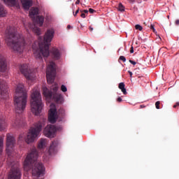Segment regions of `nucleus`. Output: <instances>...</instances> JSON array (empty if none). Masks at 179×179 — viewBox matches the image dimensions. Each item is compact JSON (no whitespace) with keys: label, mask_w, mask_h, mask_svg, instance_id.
<instances>
[{"label":"nucleus","mask_w":179,"mask_h":179,"mask_svg":"<svg viewBox=\"0 0 179 179\" xmlns=\"http://www.w3.org/2000/svg\"><path fill=\"white\" fill-rule=\"evenodd\" d=\"M48 120L51 124H55L57 122V109L51 108L49 112Z\"/></svg>","instance_id":"nucleus-15"},{"label":"nucleus","mask_w":179,"mask_h":179,"mask_svg":"<svg viewBox=\"0 0 179 179\" xmlns=\"http://www.w3.org/2000/svg\"><path fill=\"white\" fill-rule=\"evenodd\" d=\"M177 107H179V102H177L175 105H173V108H177Z\"/></svg>","instance_id":"nucleus-38"},{"label":"nucleus","mask_w":179,"mask_h":179,"mask_svg":"<svg viewBox=\"0 0 179 179\" xmlns=\"http://www.w3.org/2000/svg\"><path fill=\"white\" fill-rule=\"evenodd\" d=\"M89 29H90V31H93V27H89Z\"/></svg>","instance_id":"nucleus-47"},{"label":"nucleus","mask_w":179,"mask_h":179,"mask_svg":"<svg viewBox=\"0 0 179 179\" xmlns=\"http://www.w3.org/2000/svg\"><path fill=\"white\" fill-rule=\"evenodd\" d=\"M12 125L14 128H19L22 125V120H19V119L14 120Z\"/></svg>","instance_id":"nucleus-22"},{"label":"nucleus","mask_w":179,"mask_h":179,"mask_svg":"<svg viewBox=\"0 0 179 179\" xmlns=\"http://www.w3.org/2000/svg\"><path fill=\"white\" fill-rule=\"evenodd\" d=\"M129 3H135V0H128Z\"/></svg>","instance_id":"nucleus-44"},{"label":"nucleus","mask_w":179,"mask_h":179,"mask_svg":"<svg viewBox=\"0 0 179 179\" xmlns=\"http://www.w3.org/2000/svg\"><path fill=\"white\" fill-rule=\"evenodd\" d=\"M6 38L7 45L12 48L13 51L23 52L24 50V38L20 36L13 27H8L6 30Z\"/></svg>","instance_id":"nucleus-2"},{"label":"nucleus","mask_w":179,"mask_h":179,"mask_svg":"<svg viewBox=\"0 0 179 179\" xmlns=\"http://www.w3.org/2000/svg\"><path fill=\"white\" fill-rule=\"evenodd\" d=\"M8 97V83L3 80H0V99L6 100Z\"/></svg>","instance_id":"nucleus-11"},{"label":"nucleus","mask_w":179,"mask_h":179,"mask_svg":"<svg viewBox=\"0 0 179 179\" xmlns=\"http://www.w3.org/2000/svg\"><path fill=\"white\" fill-rule=\"evenodd\" d=\"M58 113L59 115H61V117H64V115H65V110H64L63 108L59 109Z\"/></svg>","instance_id":"nucleus-27"},{"label":"nucleus","mask_w":179,"mask_h":179,"mask_svg":"<svg viewBox=\"0 0 179 179\" xmlns=\"http://www.w3.org/2000/svg\"><path fill=\"white\" fill-rule=\"evenodd\" d=\"M117 10L120 12H125V6H124V5H122V3H120L117 7Z\"/></svg>","instance_id":"nucleus-25"},{"label":"nucleus","mask_w":179,"mask_h":179,"mask_svg":"<svg viewBox=\"0 0 179 179\" xmlns=\"http://www.w3.org/2000/svg\"><path fill=\"white\" fill-rule=\"evenodd\" d=\"M4 2H11V3H15V1H16V0H3Z\"/></svg>","instance_id":"nucleus-34"},{"label":"nucleus","mask_w":179,"mask_h":179,"mask_svg":"<svg viewBox=\"0 0 179 179\" xmlns=\"http://www.w3.org/2000/svg\"><path fill=\"white\" fill-rule=\"evenodd\" d=\"M41 128H43V124L41 122H38L35 124L34 127H31L28 132L27 137L25 138V142L27 143H31L34 142V139L40 135L41 132Z\"/></svg>","instance_id":"nucleus-6"},{"label":"nucleus","mask_w":179,"mask_h":179,"mask_svg":"<svg viewBox=\"0 0 179 179\" xmlns=\"http://www.w3.org/2000/svg\"><path fill=\"white\" fill-rule=\"evenodd\" d=\"M2 149H3V138L0 137V153L2 152Z\"/></svg>","instance_id":"nucleus-26"},{"label":"nucleus","mask_w":179,"mask_h":179,"mask_svg":"<svg viewBox=\"0 0 179 179\" xmlns=\"http://www.w3.org/2000/svg\"><path fill=\"white\" fill-rule=\"evenodd\" d=\"M29 27L35 34H36V36H40L41 34V30L36 26V24H32L31 23H29Z\"/></svg>","instance_id":"nucleus-19"},{"label":"nucleus","mask_w":179,"mask_h":179,"mask_svg":"<svg viewBox=\"0 0 179 179\" xmlns=\"http://www.w3.org/2000/svg\"><path fill=\"white\" fill-rule=\"evenodd\" d=\"M57 146H58V141L55 140L52 142L49 148V150H48L49 155H55V153H57Z\"/></svg>","instance_id":"nucleus-16"},{"label":"nucleus","mask_w":179,"mask_h":179,"mask_svg":"<svg viewBox=\"0 0 179 179\" xmlns=\"http://www.w3.org/2000/svg\"><path fill=\"white\" fill-rule=\"evenodd\" d=\"M119 89L123 92V94H127V89H125V84L120 83L118 86Z\"/></svg>","instance_id":"nucleus-23"},{"label":"nucleus","mask_w":179,"mask_h":179,"mask_svg":"<svg viewBox=\"0 0 179 179\" xmlns=\"http://www.w3.org/2000/svg\"><path fill=\"white\" fill-rule=\"evenodd\" d=\"M22 178V171L17 166H12L8 173V179H20Z\"/></svg>","instance_id":"nucleus-12"},{"label":"nucleus","mask_w":179,"mask_h":179,"mask_svg":"<svg viewBox=\"0 0 179 179\" xmlns=\"http://www.w3.org/2000/svg\"><path fill=\"white\" fill-rule=\"evenodd\" d=\"M54 38V29H48L45 34L44 38L38 37V48H36L32 45L34 55L38 59H41L43 57H47L50 55V45Z\"/></svg>","instance_id":"nucleus-1"},{"label":"nucleus","mask_w":179,"mask_h":179,"mask_svg":"<svg viewBox=\"0 0 179 179\" xmlns=\"http://www.w3.org/2000/svg\"><path fill=\"white\" fill-rule=\"evenodd\" d=\"M155 107L157 110H159L160 109V101H157L156 103H155Z\"/></svg>","instance_id":"nucleus-30"},{"label":"nucleus","mask_w":179,"mask_h":179,"mask_svg":"<svg viewBox=\"0 0 179 179\" xmlns=\"http://www.w3.org/2000/svg\"><path fill=\"white\" fill-rule=\"evenodd\" d=\"M8 69V64L6 63V59L2 55H0V72L5 73Z\"/></svg>","instance_id":"nucleus-14"},{"label":"nucleus","mask_w":179,"mask_h":179,"mask_svg":"<svg viewBox=\"0 0 179 179\" xmlns=\"http://www.w3.org/2000/svg\"><path fill=\"white\" fill-rule=\"evenodd\" d=\"M80 12H83V13H89V10H83V11L80 10Z\"/></svg>","instance_id":"nucleus-41"},{"label":"nucleus","mask_w":179,"mask_h":179,"mask_svg":"<svg viewBox=\"0 0 179 179\" xmlns=\"http://www.w3.org/2000/svg\"><path fill=\"white\" fill-rule=\"evenodd\" d=\"M150 29L151 30H152V31L155 33V31H156V29H155V25L151 24L150 25Z\"/></svg>","instance_id":"nucleus-33"},{"label":"nucleus","mask_w":179,"mask_h":179,"mask_svg":"<svg viewBox=\"0 0 179 179\" xmlns=\"http://www.w3.org/2000/svg\"><path fill=\"white\" fill-rule=\"evenodd\" d=\"M145 105H141L140 106V108H145Z\"/></svg>","instance_id":"nucleus-46"},{"label":"nucleus","mask_w":179,"mask_h":179,"mask_svg":"<svg viewBox=\"0 0 179 179\" xmlns=\"http://www.w3.org/2000/svg\"><path fill=\"white\" fill-rule=\"evenodd\" d=\"M19 138L20 139H23V135H20Z\"/></svg>","instance_id":"nucleus-49"},{"label":"nucleus","mask_w":179,"mask_h":179,"mask_svg":"<svg viewBox=\"0 0 179 179\" xmlns=\"http://www.w3.org/2000/svg\"><path fill=\"white\" fill-rule=\"evenodd\" d=\"M6 13H8V12L5 9V7L0 3V17H5Z\"/></svg>","instance_id":"nucleus-21"},{"label":"nucleus","mask_w":179,"mask_h":179,"mask_svg":"<svg viewBox=\"0 0 179 179\" xmlns=\"http://www.w3.org/2000/svg\"><path fill=\"white\" fill-rule=\"evenodd\" d=\"M80 3V0H77L76 1V5H79Z\"/></svg>","instance_id":"nucleus-43"},{"label":"nucleus","mask_w":179,"mask_h":179,"mask_svg":"<svg viewBox=\"0 0 179 179\" xmlns=\"http://www.w3.org/2000/svg\"><path fill=\"white\" fill-rule=\"evenodd\" d=\"M135 29H136V30H139L140 31H142V30H143V27H142V26H141L139 24H136Z\"/></svg>","instance_id":"nucleus-28"},{"label":"nucleus","mask_w":179,"mask_h":179,"mask_svg":"<svg viewBox=\"0 0 179 179\" xmlns=\"http://www.w3.org/2000/svg\"><path fill=\"white\" fill-rule=\"evenodd\" d=\"M6 128V122H5V117L0 114V132L3 131Z\"/></svg>","instance_id":"nucleus-20"},{"label":"nucleus","mask_w":179,"mask_h":179,"mask_svg":"<svg viewBox=\"0 0 179 179\" xmlns=\"http://www.w3.org/2000/svg\"><path fill=\"white\" fill-rule=\"evenodd\" d=\"M61 90H62V92H64L65 93V92L68 91V89L66 88V87L65 85H62L61 86Z\"/></svg>","instance_id":"nucleus-29"},{"label":"nucleus","mask_w":179,"mask_h":179,"mask_svg":"<svg viewBox=\"0 0 179 179\" xmlns=\"http://www.w3.org/2000/svg\"><path fill=\"white\" fill-rule=\"evenodd\" d=\"M129 62H130V64H131L132 65H136V62H134V60H129Z\"/></svg>","instance_id":"nucleus-36"},{"label":"nucleus","mask_w":179,"mask_h":179,"mask_svg":"<svg viewBox=\"0 0 179 179\" xmlns=\"http://www.w3.org/2000/svg\"><path fill=\"white\" fill-rule=\"evenodd\" d=\"M4 77H6L7 78H8V75H5Z\"/></svg>","instance_id":"nucleus-50"},{"label":"nucleus","mask_w":179,"mask_h":179,"mask_svg":"<svg viewBox=\"0 0 179 179\" xmlns=\"http://www.w3.org/2000/svg\"><path fill=\"white\" fill-rule=\"evenodd\" d=\"M175 24H176V26H179V20H176Z\"/></svg>","instance_id":"nucleus-42"},{"label":"nucleus","mask_w":179,"mask_h":179,"mask_svg":"<svg viewBox=\"0 0 179 179\" xmlns=\"http://www.w3.org/2000/svg\"><path fill=\"white\" fill-rule=\"evenodd\" d=\"M57 132V127L54 125L48 124L43 130V134L47 138H54Z\"/></svg>","instance_id":"nucleus-13"},{"label":"nucleus","mask_w":179,"mask_h":179,"mask_svg":"<svg viewBox=\"0 0 179 179\" xmlns=\"http://www.w3.org/2000/svg\"><path fill=\"white\" fill-rule=\"evenodd\" d=\"M27 103V93L24 90V85L20 83L17 85L15 90V94L14 96V106L15 108V113L17 114H22L26 108V104Z\"/></svg>","instance_id":"nucleus-3"},{"label":"nucleus","mask_w":179,"mask_h":179,"mask_svg":"<svg viewBox=\"0 0 179 179\" xmlns=\"http://www.w3.org/2000/svg\"><path fill=\"white\" fill-rule=\"evenodd\" d=\"M128 73H129L130 77L132 78V71H129Z\"/></svg>","instance_id":"nucleus-45"},{"label":"nucleus","mask_w":179,"mask_h":179,"mask_svg":"<svg viewBox=\"0 0 179 179\" xmlns=\"http://www.w3.org/2000/svg\"><path fill=\"white\" fill-rule=\"evenodd\" d=\"M57 92H58V84L57 83H54L50 87V90L46 87H43V94L46 99H53L56 103H62V95Z\"/></svg>","instance_id":"nucleus-5"},{"label":"nucleus","mask_w":179,"mask_h":179,"mask_svg":"<svg viewBox=\"0 0 179 179\" xmlns=\"http://www.w3.org/2000/svg\"><path fill=\"white\" fill-rule=\"evenodd\" d=\"M21 3L22 5V7L26 10H29L30 9V7L33 5V1L31 0H21Z\"/></svg>","instance_id":"nucleus-18"},{"label":"nucleus","mask_w":179,"mask_h":179,"mask_svg":"<svg viewBox=\"0 0 179 179\" xmlns=\"http://www.w3.org/2000/svg\"><path fill=\"white\" fill-rule=\"evenodd\" d=\"M80 17H83V19H85V17H86V14L83 12H81Z\"/></svg>","instance_id":"nucleus-35"},{"label":"nucleus","mask_w":179,"mask_h":179,"mask_svg":"<svg viewBox=\"0 0 179 179\" xmlns=\"http://www.w3.org/2000/svg\"><path fill=\"white\" fill-rule=\"evenodd\" d=\"M38 8H32L29 10V16L30 18L32 19L36 24L41 27L44 24V17L43 15H38ZM35 16H37L36 17Z\"/></svg>","instance_id":"nucleus-9"},{"label":"nucleus","mask_w":179,"mask_h":179,"mask_svg":"<svg viewBox=\"0 0 179 179\" xmlns=\"http://www.w3.org/2000/svg\"><path fill=\"white\" fill-rule=\"evenodd\" d=\"M16 143V138L13 137V136L10 134L6 135V152L8 156H10V153L13 152V148H15V145Z\"/></svg>","instance_id":"nucleus-10"},{"label":"nucleus","mask_w":179,"mask_h":179,"mask_svg":"<svg viewBox=\"0 0 179 179\" xmlns=\"http://www.w3.org/2000/svg\"><path fill=\"white\" fill-rule=\"evenodd\" d=\"M56 73L57 65L53 62H50L48 65L46 69V79L49 85H51V83H54V80H55Z\"/></svg>","instance_id":"nucleus-7"},{"label":"nucleus","mask_w":179,"mask_h":179,"mask_svg":"<svg viewBox=\"0 0 179 179\" xmlns=\"http://www.w3.org/2000/svg\"><path fill=\"white\" fill-rule=\"evenodd\" d=\"M50 54H52V57L53 59H59L61 58V52L57 48H53L50 50Z\"/></svg>","instance_id":"nucleus-17"},{"label":"nucleus","mask_w":179,"mask_h":179,"mask_svg":"<svg viewBox=\"0 0 179 179\" xmlns=\"http://www.w3.org/2000/svg\"><path fill=\"white\" fill-rule=\"evenodd\" d=\"M79 13V8L76 11V13H73V16H76Z\"/></svg>","instance_id":"nucleus-40"},{"label":"nucleus","mask_w":179,"mask_h":179,"mask_svg":"<svg viewBox=\"0 0 179 179\" xmlns=\"http://www.w3.org/2000/svg\"><path fill=\"white\" fill-rule=\"evenodd\" d=\"M130 54H134V46H131L130 48Z\"/></svg>","instance_id":"nucleus-39"},{"label":"nucleus","mask_w":179,"mask_h":179,"mask_svg":"<svg viewBox=\"0 0 179 179\" xmlns=\"http://www.w3.org/2000/svg\"><path fill=\"white\" fill-rule=\"evenodd\" d=\"M44 146H45V139L41 138L38 145V149H43Z\"/></svg>","instance_id":"nucleus-24"},{"label":"nucleus","mask_w":179,"mask_h":179,"mask_svg":"<svg viewBox=\"0 0 179 179\" xmlns=\"http://www.w3.org/2000/svg\"><path fill=\"white\" fill-rule=\"evenodd\" d=\"M90 13H96V10L93 8H89Z\"/></svg>","instance_id":"nucleus-32"},{"label":"nucleus","mask_w":179,"mask_h":179,"mask_svg":"<svg viewBox=\"0 0 179 179\" xmlns=\"http://www.w3.org/2000/svg\"><path fill=\"white\" fill-rule=\"evenodd\" d=\"M67 29H72V27L71 25H68L67 26Z\"/></svg>","instance_id":"nucleus-48"},{"label":"nucleus","mask_w":179,"mask_h":179,"mask_svg":"<svg viewBox=\"0 0 179 179\" xmlns=\"http://www.w3.org/2000/svg\"><path fill=\"white\" fill-rule=\"evenodd\" d=\"M43 107L44 103H43V100L41 99V94H40L38 88H34L32 90L31 94V112L35 115H38L41 114Z\"/></svg>","instance_id":"nucleus-4"},{"label":"nucleus","mask_w":179,"mask_h":179,"mask_svg":"<svg viewBox=\"0 0 179 179\" xmlns=\"http://www.w3.org/2000/svg\"><path fill=\"white\" fill-rule=\"evenodd\" d=\"M119 59H120V61H122L123 62H125L127 61V59L124 56H120Z\"/></svg>","instance_id":"nucleus-31"},{"label":"nucleus","mask_w":179,"mask_h":179,"mask_svg":"<svg viewBox=\"0 0 179 179\" xmlns=\"http://www.w3.org/2000/svg\"><path fill=\"white\" fill-rule=\"evenodd\" d=\"M20 71L27 80L33 81L36 80V73L29 69V66L27 64H21L20 66Z\"/></svg>","instance_id":"nucleus-8"},{"label":"nucleus","mask_w":179,"mask_h":179,"mask_svg":"<svg viewBox=\"0 0 179 179\" xmlns=\"http://www.w3.org/2000/svg\"><path fill=\"white\" fill-rule=\"evenodd\" d=\"M117 103H121V101H122V99L119 96V97L117 99Z\"/></svg>","instance_id":"nucleus-37"}]
</instances>
